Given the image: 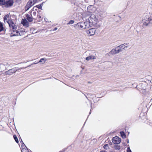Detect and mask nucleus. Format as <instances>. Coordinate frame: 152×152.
<instances>
[{"instance_id":"obj_1","label":"nucleus","mask_w":152,"mask_h":152,"mask_svg":"<svg viewBox=\"0 0 152 152\" xmlns=\"http://www.w3.org/2000/svg\"><path fill=\"white\" fill-rule=\"evenodd\" d=\"M11 20H10V29L11 31V32L10 34V36L12 37L14 36L18 35V30H16L17 29V26L13 23H12V24L11 23Z\"/></svg>"},{"instance_id":"obj_2","label":"nucleus","mask_w":152,"mask_h":152,"mask_svg":"<svg viewBox=\"0 0 152 152\" xmlns=\"http://www.w3.org/2000/svg\"><path fill=\"white\" fill-rule=\"evenodd\" d=\"M88 20L89 23V25L93 26L97 23L98 19L96 18L95 15L94 14H92L88 18Z\"/></svg>"},{"instance_id":"obj_3","label":"nucleus","mask_w":152,"mask_h":152,"mask_svg":"<svg viewBox=\"0 0 152 152\" xmlns=\"http://www.w3.org/2000/svg\"><path fill=\"white\" fill-rule=\"evenodd\" d=\"M75 27L77 29H83L86 28L85 23L84 22H80L75 25Z\"/></svg>"},{"instance_id":"obj_4","label":"nucleus","mask_w":152,"mask_h":152,"mask_svg":"<svg viewBox=\"0 0 152 152\" xmlns=\"http://www.w3.org/2000/svg\"><path fill=\"white\" fill-rule=\"evenodd\" d=\"M152 20V19L150 17L147 16H146L145 18L143 20L144 24L146 26L148 25Z\"/></svg>"},{"instance_id":"obj_5","label":"nucleus","mask_w":152,"mask_h":152,"mask_svg":"<svg viewBox=\"0 0 152 152\" xmlns=\"http://www.w3.org/2000/svg\"><path fill=\"white\" fill-rule=\"evenodd\" d=\"M32 0H29V1L27 3L26 5L25 6V10H28L34 4Z\"/></svg>"},{"instance_id":"obj_6","label":"nucleus","mask_w":152,"mask_h":152,"mask_svg":"<svg viewBox=\"0 0 152 152\" xmlns=\"http://www.w3.org/2000/svg\"><path fill=\"white\" fill-rule=\"evenodd\" d=\"M0 5H4L6 7H10V0L6 1L5 0H0Z\"/></svg>"},{"instance_id":"obj_7","label":"nucleus","mask_w":152,"mask_h":152,"mask_svg":"<svg viewBox=\"0 0 152 152\" xmlns=\"http://www.w3.org/2000/svg\"><path fill=\"white\" fill-rule=\"evenodd\" d=\"M96 31V28H93L89 29L88 30H87L86 31V33L89 36H91L95 34Z\"/></svg>"},{"instance_id":"obj_8","label":"nucleus","mask_w":152,"mask_h":152,"mask_svg":"<svg viewBox=\"0 0 152 152\" xmlns=\"http://www.w3.org/2000/svg\"><path fill=\"white\" fill-rule=\"evenodd\" d=\"M113 142L115 144H119L121 142V139L118 136L113 137L112 139Z\"/></svg>"},{"instance_id":"obj_9","label":"nucleus","mask_w":152,"mask_h":152,"mask_svg":"<svg viewBox=\"0 0 152 152\" xmlns=\"http://www.w3.org/2000/svg\"><path fill=\"white\" fill-rule=\"evenodd\" d=\"M128 46V45L127 44L124 43L120 45L118 47V50L120 52L126 48Z\"/></svg>"},{"instance_id":"obj_10","label":"nucleus","mask_w":152,"mask_h":152,"mask_svg":"<svg viewBox=\"0 0 152 152\" xmlns=\"http://www.w3.org/2000/svg\"><path fill=\"white\" fill-rule=\"evenodd\" d=\"M4 21L5 23L7 22L10 26V17L8 14L5 15L4 18Z\"/></svg>"},{"instance_id":"obj_11","label":"nucleus","mask_w":152,"mask_h":152,"mask_svg":"<svg viewBox=\"0 0 152 152\" xmlns=\"http://www.w3.org/2000/svg\"><path fill=\"white\" fill-rule=\"evenodd\" d=\"M120 52L118 50V47H117L115 49H112L110 51V53L113 54H115Z\"/></svg>"},{"instance_id":"obj_12","label":"nucleus","mask_w":152,"mask_h":152,"mask_svg":"<svg viewBox=\"0 0 152 152\" xmlns=\"http://www.w3.org/2000/svg\"><path fill=\"white\" fill-rule=\"evenodd\" d=\"M21 24L24 26H28L29 23L25 19H22L21 20Z\"/></svg>"},{"instance_id":"obj_13","label":"nucleus","mask_w":152,"mask_h":152,"mask_svg":"<svg viewBox=\"0 0 152 152\" xmlns=\"http://www.w3.org/2000/svg\"><path fill=\"white\" fill-rule=\"evenodd\" d=\"M26 17L27 19L29 22H31L33 20V18L31 15H29L28 14H26Z\"/></svg>"},{"instance_id":"obj_14","label":"nucleus","mask_w":152,"mask_h":152,"mask_svg":"<svg viewBox=\"0 0 152 152\" xmlns=\"http://www.w3.org/2000/svg\"><path fill=\"white\" fill-rule=\"evenodd\" d=\"M96 59V57L94 56H91L86 57V59L87 61H89L92 59Z\"/></svg>"},{"instance_id":"obj_15","label":"nucleus","mask_w":152,"mask_h":152,"mask_svg":"<svg viewBox=\"0 0 152 152\" xmlns=\"http://www.w3.org/2000/svg\"><path fill=\"white\" fill-rule=\"evenodd\" d=\"M141 119L142 120L147 119L146 116L143 113H140L139 117V119Z\"/></svg>"},{"instance_id":"obj_16","label":"nucleus","mask_w":152,"mask_h":152,"mask_svg":"<svg viewBox=\"0 0 152 152\" xmlns=\"http://www.w3.org/2000/svg\"><path fill=\"white\" fill-rule=\"evenodd\" d=\"M18 35H21L24 34L25 32L23 31L22 29L18 30Z\"/></svg>"},{"instance_id":"obj_17","label":"nucleus","mask_w":152,"mask_h":152,"mask_svg":"<svg viewBox=\"0 0 152 152\" xmlns=\"http://www.w3.org/2000/svg\"><path fill=\"white\" fill-rule=\"evenodd\" d=\"M121 136L123 138H125L126 137V135L124 132L121 131L120 132Z\"/></svg>"},{"instance_id":"obj_18","label":"nucleus","mask_w":152,"mask_h":152,"mask_svg":"<svg viewBox=\"0 0 152 152\" xmlns=\"http://www.w3.org/2000/svg\"><path fill=\"white\" fill-rule=\"evenodd\" d=\"M4 29L3 24L0 21V32L2 31H4Z\"/></svg>"},{"instance_id":"obj_19","label":"nucleus","mask_w":152,"mask_h":152,"mask_svg":"<svg viewBox=\"0 0 152 152\" xmlns=\"http://www.w3.org/2000/svg\"><path fill=\"white\" fill-rule=\"evenodd\" d=\"M13 138L15 140V142L18 144L19 143V142L18 139L16 135L14 134L13 135Z\"/></svg>"},{"instance_id":"obj_20","label":"nucleus","mask_w":152,"mask_h":152,"mask_svg":"<svg viewBox=\"0 0 152 152\" xmlns=\"http://www.w3.org/2000/svg\"><path fill=\"white\" fill-rule=\"evenodd\" d=\"M42 3L41 4H39L37 5L36 6V7L38 8L39 9H40L41 10L42 9Z\"/></svg>"},{"instance_id":"obj_21","label":"nucleus","mask_w":152,"mask_h":152,"mask_svg":"<svg viewBox=\"0 0 152 152\" xmlns=\"http://www.w3.org/2000/svg\"><path fill=\"white\" fill-rule=\"evenodd\" d=\"M37 18L39 20H42V18L40 15H38L37 16Z\"/></svg>"},{"instance_id":"obj_22","label":"nucleus","mask_w":152,"mask_h":152,"mask_svg":"<svg viewBox=\"0 0 152 152\" xmlns=\"http://www.w3.org/2000/svg\"><path fill=\"white\" fill-rule=\"evenodd\" d=\"M22 152H28V151L27 148H26L22 149Z\"/></svg>"},{"instance_id":"obj_23","label":"nucleus","mask_w":152,"mask_h":152,"mask_svg":"<svg viewBox=\"0 0 152 152\" xmlns=\"http://www.w3.org/2000/svg\"><path fill=\"white\" fill-rule=\"evenodd\" d=\"M43 61H44V63H45V59L44 58H41L39 61V62H42Z\"/></svg>"},{"instance_id":"obj_24","label":"nucleus","mask_w":152,"mask_h":152,"mask_svg":"<svg viewBox=\"0 0 152 152\" xmlns=\"http://www.w3.org/2000/svg\"><path fill=\"white\" fill-rule=\"evenodd\" d=\"M74 21L73 20H70L69 22L67 23V24H71L74 23Z\"/></svg>"},{"instance_id":"obj_25","label":"nucleus","mask_w":152,"mask_h":152,"mask_svg":"<svg viewBox=\"0 0 152 152\" xmlns=\"http://www.w3.org/2000/svg\"><path fill=\"white\" fill-rule=\"evenodd\" d=\"M13 0H10V7L13 5Z\"/></svg>"},{"instance_id":"obj_26","label":"nucleus","mask_w":152,"mask_h":152,"mask_svg":"<svg viewBox=\"0 0 152 152\" xmlns=\"http://www.w3.org/2000/svg\"><path fill=\"white\" fill-rule=\"evenodd\" d=\"M127 152H132L131 150L130 149L129 147H128L127 149Z\"/></svg>"},{"instance_id":"obj_27","label":"nucleus","mask_w":152,"mask_h":152,"mask_svg":"<svg viewBox=\"0 0 152 152\" xmlns=\"http://www.w3.org/2000/svg\"><path fill=\"white\" fill-rule=\"evenodd\" d=\"M108 145L107 144H106L105 145H104L103 146L104 148L105 149H106V147H108Z\"/></svg>"},{"instance_id":"obj_28","label":"nucleus","mask_w":152,"mask_h":152,"mask_svg":"<svg viewBox=\"0 0 152 152\" xmlns=\"http://www.w3.org/2000/svg\"><path fill=\"white\" fill-rule=\"evenodd\" d=\"M39 0H32L33 2H34V4L37 2Z\"/></svg>"},{"instance_id":"obj_29","label":"nucleus","mask_w":152,"mask_h":152,"mask_svg":"<svg viewBox=\"0 0 152 152\" xmlns=\"http://www.w3.org/2000/svg\"><path fill=\"white\" fill-rule=\"evenodd\" d=\"M15 72L13 71V70L12 69H10V73H12L13 72H15Z\"/></svg>"},{"instance_id":"obj_30","label":"nucleus","mask_w":152,"mask_h":152,"mask_svg":"<svg viewBox=\"0 0 152 152\" xmlns=\"http://www.w3.org/2000/svg\"><path fill=\"white\" fill-rule=\"evenodd\" d=\"M19 140H20V142H22L23 144H24V143H23V141H22V139H21V138H19Z\"/></svg>"},{"instance_id":"obj_31","label":"nucleus","mask_w":152,"mask_h":152,"mask_svg":"<svg viewBox=\"0 0 152 152\" xmlns=\"http://www.w3.org/2000/svg\"><path fill=\"white\" fill-rule=\"evenodd\" d=\"M10 70H8L6 72V74L7 75V74H9V71Z\"/></svg>"},{"instance_id":"obj_32","label":"nucleus","mask_w":152,"mask_h":152,"mask_svg":"<svg viewBox=\"0 0 152 152\" xmlns=\"http://www.w3.org/2000/svg\"><path fill=\"white\" fill-rule=\"evenodd\" d=\"M57 27H56L53 30V31H56V30H57Z\"/></svg>"},{"instance_id":"obj_33","label":"nucleus","mask_w":152,"mask_h":152,"mask_svg":"<svg viewBox=\"0 0 152 152\" xmlns=\"http://www.w3.org/2000/svg\"><path fill=\"white\" fill-rule=\"evenodd\" d=\"M99 152H106V151H100Z\"/></svg>"}]
</instances>
